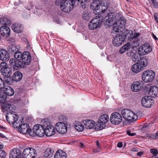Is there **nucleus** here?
<instances>
[{"instance_id": "59", "label": "nucleus", "mask_w": 158, "mask_h": 158, "mask_svg": "<svg viewBox=\"0 0 158 158\" xmlns=\"http://www.w3.org/2000/svg\"><path fill=\"white\" fill-rule=\"evenodd\" d=\"M143 154V152H140L137 153V156H141Z\"/></svg>"}, {"instance_id": "26", "label": "nucleus", "mask_w": 158, "mask_h": 158, "mask_svg": "<svg viewBox=\"0 0 158 158\" xmlns=\"http://www.w3.org/2000/svg\"><path fill=\"white\" fill-rule=\"evenodd\" d=\"M85 127L87 129H91L94 128L95 126V122L90 120H85L83 121Z\"/></svg>"}, {"instance_id": "36", "label": "nucleus", "mask_w": 158, "mask_h": 158, "mask_svg": "<svg viewBox=\"0 0 158 158\" xmlns=\"http://www.w3.org/2000/svg\"><path fill=\"white\" fill-rule=\"evenodd\" d=\"M123 33L125 34V35H124L125 36V39L127 37L128 39H134L133 33L131 30H124Z\"/></svg>"}, {"instance_id": "29", "label": "nucleus", "mask_w": 158, "mask_h": 158, "mask_svg": "<svg viewBox=\"0 0 158 158\" xmlns=\"http://www.w3.org/2000/svg\"><path fill=\"white\" fill-rule=\"evenodd\" d=\"M131 70L134 73H138L140 72L143 69L138 62L133 64L131 67Z\"/></svg>"}, {"instance_id": "27", "label": "nucleus", "mask_w": 158, "mask_h": 158, "mask_svg": "<svg viewBox=\"0 0 158 158\" xmlns=\"http://www.w3.org/2000/svg\"><path fill=\"white\" fill-rule=\"evenodd\" d=\"M158 94V88L155 86H153L150 88L149 94L151 97L155 98Z\"/></svg>"}, {"instance_id": "51", "label": "nucleus", "mask_w": 158, "mask_h": 158, "mask_svg": "<svg viewBox=\"0 0 158 158\" xmlns=\"http://www.w3.org/2000/svg\"><path fill=\"white\" fill-rule=\"evenodd\" d=\"M150 152L154 156H156L158 153V151L157 149L155 148H152L150 150Z\"/></svg>"}, {"instance_id": "1", "label": "nucleus", "mask_w": 158, "mask_h": 158, "mask_svg": "<svg viewBox=\"0 0 158 158\" xmlns=\"http://www.w3.org/2000/svg\"><path fill=\"white\" fill-rule=\"evenodd\" d=\"M91 5L95 7L94 10L95 14L100 15L107 10L109 4L106 1L100 2L99 0H94Z\"/></svg>"}, {"instance_id": "37", "label": "nucleus", "mask_w": 158, "mask_h": 158, "mask_svg": "<svg viewBox=\"0 0 158 158\" xmlns=\"http://www.w3.org/2000/svg\"><path fill=\"white\" fill-rule=\"evenodd\" d=\"M138 118V115L134 112L131 111L130 115L128 118L127 121L130 122H133L135 121Z\"/></svg>"}, {"instance_id": "52", "label": "nucleus", "mask_w": 158, "mask_h": 158, "mask_svg": "<svg viewBox=\"0 0 158 158\" xmlns=\"http://www.w3.org/2000/svg\"><path fill=\"white\" fill-rule=\"evenodd\" d=\"M127 133L128 135L131 136H133L135 135V133H131V131H130L129 130H127Z\"/></svg>"}, {"instance_id": "7", "label": "nucleus", "mask_w": 158, "mask_h": 158, "mask_svg": "<svg viewBox=\"0 0 158 158\" xmlns=\"http://www.w3.org/2000/svg\"><path fill=\"white\" fill-rule=\"evenodd\" d=\"M101 17L96 16L93 18L89 23V27L91 30H94L98 28L102 24V19Z\"/></svg>"}, {"instance_id": "18", "label": "nucleus", "mask_w": 158, "mask_h": 158, "mask_svg": "<svg viewBox=\"0 0 158 158\" xmlns=\"http://www.w3.org/2000/svg\"><path fill=\"white\" fill-rule=\"evenodd\" d=\"M104 21L105 24L108 26L112 23L113 21L115 20V18L114 17L113 14L110 13H107L104 17Z\"/></svg>"}, {"instance_id": "50", "label": "nucleus", "mask_w": 158, "mask_h": 158, "mask_svg": "<svg viewBox=\"0 0 158 158\" xmlns=\"http://www.w3.org/2000/svg\"><path fill=\"white\" fill-rule=\"evenodd\" d=\"M6 154L5 152L1 149H0V157L1 158H4L6 157Z\"/></svg>"}, {"instance_id": "41", "label": "nucleus", "mask_w": 158, "mask_h": 158, "mask_svg": "<svg viewBox=\"0 0 158 158\" xmlns=\"http://www.w3.org/2000/svg\"><path fill=\"white\" fill-rule=\"evenodd\" d=\"M123 31H124L123 29H122L121 28H120V27L118 26L116 23H115L114 24H113V31H114L115 32H119L120 31L122 32V33H123Z\"/></svg>"}, {"instance_id": "17", "label": "nucleus", "mask_w": 158, "mask_h": 158, "mask_svg": "<svg viewBox=\"0 0 158 158\" xmlns=\"http://www.w3.org/2000/svg\"><path fill=\"white\" fill-rule=\"evenodd\" d=\"M19 60H16L14 58H11L9 63L10 66L15 69V68H21L24 67L23 63Z\"/></svg>"}, {"instance_id": "42", "label": "nucleus", "mask_w": 158, "mask_h": 158, "mask_svg": "<svg viewBox=\"0 0 158 158\" xmlns=\"http://www.w3.org/2000/svg\"><path fill=\"white\" fill-rule=\"evenodd\" d=\"M2 89H0V103L4 102L6 100L7 96L2 92Z\"/></svg>"}, {"instance_id": "19", "label": "nucleus", "mask_w": 158, "mask_h": 158, "mask_svg": "<svg viewBox=\"0 0 158 158\" xmlns=\"http://www.w3.org/2000/svg\"><path fill=\"white\" fill-rule=\"evenodd\" d=\"M10 58L9 54L5 49H0V60L3 61H8Z\"/></svg>"}, {"instance_id": "6", "label": "nucleus", "mask_w": 158, "mask_h": 158, "mask_svg": "<svg viewBox=\"0 0 158 158\" xmlns=\"http://www.w3.org/2000/svg\"><path fill=\"white\" fill-rule=\"evenodd\" d=\"M155 73L152 70H147L143 72L142 75V80L145 82L152 81L154 78Z\"/></svg>"}, {"instance_id": "22", "label": "nucleus", "mask_w": 158, "mask_h": 158, "mask_svg": "<svg viewBox=\"0 0 158 158\" xmlns=\"http://www.w3.org/2000/svg\"><path fill=\"white\" fill-rule=\"evenodd\" d=\"M1 89H2V90L3 94H5L7 96H11L14 94V90L9 86H5Z\"/></svg>"}, {"instance_id": "33", "label": "nucleus", "mask_w": 158, "mask_h": 158, "mask_svg": "<svg viewBox=\"0 0 158 158\" xmlns=\"http://www.w3.org/2000/svg\"><path fill=\"white\" fill-rule=\"evenodd\" d=\"M12 28L14 31L17 33L21 32L23 30V27L21 25L18 23L14 24Z\"/></svg>"}, {"instance_id": "38", "label": "nucleus", "mask_w": 158, "mask_h": 158, "mask_svg": "<svg viewBox=\"0 0 158 158\" xmlns=\"http://www.w3.org/2000/svg\"><path fill=\"white\" fill-rule=\"evenodd\" d=\"M2 108L3 111H8V110H11V105L7 103H2L1 104Z\"/></svg>"}, {"instance_id": "57", "label": "nucleus", "mask_w": 158, "mask_h": 158, "mask_svg": "<svg viewBox=\"0 0 158 158\" xmlns=\"http://www.w3.org/2000/svg\"><path fill=\"white\" fill-rule=\"evenodd\" d=\"M123 146V143L122 142H119L117 144V147L119 148H121Z\"/></svg>"}, {"instance_id": "25", "label": "nucleus", "mask_w": 158, "mask_h": 158, "mask_svg": "<svg viewBox=\"0 0 158 158\" xmlns=\"http://www.w3.org/2000/svg\"><path fill=\"white\" fill-rule=\"evenodd\" d=\"M0 33L3 36L7 37L10 35V30L7 27L2 26L0 28Z\"/></svg>"}, {"instance_id": "46", "label": "nucleus", "mask_w": 158, "mask_h": 158, "mask_svg": "<svg viewBox=\"0 0 158 158\" xmlns=\"http://www.w3.org/2000/svg\"><path fill=\"white\" fill-rule=\"evenodd\" d=\"M41 123L42 125H43L44 127H46L47 126H48V125H50L49 120L47 118L42 119L41 120Z\"/></svg>"}, {"instance_id": "47", "label": "nucleus", "mask_w": 158, "mask_h": 158, "mask_svg": "<svg viewBox=\"0 0 158 158\" xmlns=\"http://www.w3.org/2000/svg\"><path fill=\"white\" fill-rule=\"evenodd\" d=\"M77 1L79 4L80 2V4L82 8H85L86 6L87 2L88 0H76V1Z\"/></svg>"}, {"instance_id": "23", "label": "nucleus", "mask_w": 158, "mask_h": 158, "mask_svg": "<svg viewBox=\"0 0 158 158\" xmlns=\"http://www.w3.org/2000/svg\"><path fill=\"white\" fill-rule=\"evenodd\" d=\"M21 152L19 150L15 148L10 152L9 158H21Z\"/></svg>"}, {"instance_id": "43", "label": "nucleus", "mask_w": 158, "mask_h": 158, "mask_svg": "<svg viewBox=\"0 0 158 158\" xmlns=\"http://www.w3.org/2000/svg\"><path fill=\"white\" fill-rule=\"evenodd\" d=\"M23 55V53L20 52H16L14 54V57L17 60H22V56Z\"/></svg>"}, {"instance_id": "5", "label": "nucleus", "mask_w": 158, "mask_h": 158, "mask_svg": "<svg viewBox=\"0 0 158 158\" xmlns=\"http://www.w3.org/2000/svg\"><path fill=\"white\" fill-rule=\"evenodd\" d=\"M18 130L21 133L24 134H28L30 136H34L33 131L29 128V125L27 123H22L19 124Z\"/></svg>"}, {"instance_id": "49", "label": "nucleus", "mask_w": 158, "mask_h": 158, "mask_svg": "<svg viewBox=\"0 0 158 158\" xmlns=\"http://www.w3.org/2000/svg\"><path fill=\"white\" fill-rule=\"evenodd\" d=\"M4 83V87L5 86H8L10 84V79L9 77L5 78Z\"/></svg>"}, {"instance_id": "55", "label": "nucleus", "mask_w": 158, "mask_h": 158, "mask_svg": "<svg viewBox=\"0 0 158 158\" xmlns=\"http://www.w3.org/2000/svg\"><path fill=\"white\" fill-rule=\"evenodd\" d=\"M154 16L156 21L158 23V15L156 13H155Z\"/></svg>"}, {"instance_id": "10", "label": "nucleus", "mask_w": 158, "mask_h": 158, "mask_svg": "<svg viewBox=\"0 0 158 158\" xmlns=\"http://www.w3.org/2000/svg\"><path fill=\"white\" fill-rule=\"evenodd\" d=\"M122 120L121 115L118 112H114L110 116V121L114 125H118L120 123Z\"/></svg>"}, {"instance_id": "14", "label": "nucleus", "mask_w": 158, "mask_h": 158, "mask_svg": "<svg viewBox=\"0 0 158 158\" xmlns=\"http://www.w3.org/2000/svg\"><path fill=\"white\" fill-rule=\"evenodd\" d=\"M125 39L123 35H117L113 38L112 43L114 46H119L121 45Z\"/></svg>"}, {"instance_id": "60", "label": "nucleus", "mask_w": 158, "mask_h": 158, "mask_svg": "<svg viewBox=\"0 0 158 158\" xmlns=\"http://www.w3.org/2000/svg\"><path fill=\"white\" fill-rule=\"evenodd\" d=\"M0 137L2 138H5V136L4 135L0 133Z\"/></svg>"}, {"instance_id": "39", "label": "nucleus", "mask_w": 158, "mask_h": 158, "mask_svg": "<svg viewBox=\"0 0 158 158\" xmlns=\"http://www.w3.org/2000/svg\"><path fill=\"white\" fill-rule=\"evenodd\" d=\"M130 43H127L125 45H124L119 51V52L121 54L123 53L126 51H128L129 48H130Z\"/></svg>"}, {"instance_id": "3", "label": "nucleus", "mask_w": 158, "mask_h": 158, "mask_svg": "<svg viewBox=\"0 0 158 158\" xmlns=\"http://www.w3.org/2000/svg\"><path fill=\"white\" fill-rule=\"evenodd\" d=\"M109 117L106 114L101 115L98 121V123L95 126V129L97 130H100L105 127L106 124L108 122Z\"/></svg>"}, {"instance_id": "13", "label": "nucleus", "mask_w": 158, "mask_h": 158, "mask_svg": "<svg viewBox=\"0 0 158 158\" xmlns=\"http://www.w3.org/2000/svg\"><path fill=\"white\" fill-rule=\"evenodd\" d=\"M55 128L58 132L62 134L65 133L67 131L66 125L61 122L57 123L55 125Z\"/></svg>"}, {"instance_id": "20", "label": "nucleus", "mask_w": 158, "mask_h": 158, "mask_svg": "<svg viewBox=\"0 0 158 158\" xmlns=\"http://www.w3.org/2000/svg\"><path fill=\"white\" fill-rule=\"evenodd\" d=\"M22 60L23 63L26 65H28L30 63L31 59V56L30 53L27 51L23 52Z\"/></svg>"}, {"instance_id": "63", "label": "nucleus", "mask_w": 158, "mask_h": 158, "mask_svg": "<svg viewBox=\"0 0 158 158\" xmlns=\"http://www.w3.org/2000/svg\"><path fill=\"white\" fill-rule=\"evenodd\" d=\"M153 38L156 40H157V38L156 37V36L153 34Z\"/></svg>"}, {"instance_id": "56", "label": "nucleus", "mask_w": 158, "mask_h": 158, "mask_svg": "<svg viewBox=\"0 0 158 158\" xmlns=\"http://www.w3.org/2000/svg\"><path fill=\"white\" fill-rule=\"evenodd\" d=\"M17 121H15V122H13V123H12L13 124V126L14 128H17L18 126V125H17L18 124L17 123Z\"/></svg>"}, {"instance_id": "21", "label": "nucleus", "mask_w": 158, "mask_h": 158, "mask_svg": "<svg viewBox=\"0 0 158 158\" xmlns=\"http://www.w3.org/2000/svg\"><path fill=\"white\" fill-rule=\"evenodd\" d=\"M6 117L7 121L9 124H12L13 122L17 121L18 118V116L16 114H13L12 113L6 114Z\"/></svg>"}, {"instance_id": "24", "label": "nucleus", "mask_w": 158, "mask_h": 158, "mask_svg": "<svg viewBox=\"0 0 158 158\" xmlns=\"http://www.w3.org/2000/svg\"><path fill=\"white\" fill-rule=\"evenodd\" d=\"M45 134L47 136H51L54 135L55 133L54 127L51 125H48L45 129Z\"/></svg>"}, {"instance_id": "30", "label": "nucleus", "mask_w": 158, "mask_h": 158, "mask_svg": "<svg viewBox=\"0 0 158 158\" xmlns=\"http://www.w3.org/2000/svg\"><path fill=\"white\" fill-rule=\"evenodd\" d=\"M138 62L143 69V68H144L147 66L148 61L147 58L145 57H143L140 58Z\"/></svg>"}, {"instance_id": "16", "label": "nucleus", "mask_w": 158, "mask_h": 158, "mask_svg": "<svg viewBox=\"0 0 158 158\" xmlns=\"http://www.w3.org/2000/svg\"><path fill=\"white\" fill-rule=\"evenodd\" d=\"M150 97L145 96L142 98L141 103L144 107L150 108L153 104L154 101Z\"/></svg>"}, {"instance_id": "44", "label": "nucleus", "mask_w": 158, "mask_h": 158, "mask_svg": "<svg viewBox=\"0 0 158 158\" xmlns=\"http://www.w3.org/2000/svg\"><path fill=\"white\" fill-rule=\"evenodd\" d=\"M75 128L79 131H82L84 128V126L81 123H79L75 126Z\"/></svg>"}, {"instance_id": "54", "label": "nucleus", "mask_w": 158, "mask_h": 158, "mask_svg": "<svg viewBox=\"0 0 158 158\" xmlns=\"http://www.w3.org/2000/svg\"><path fill=\"white\" fill-rule=\"evenodd\" d=\"M11 49L12 51H13L14 52L18 50V48H17L16 46V45L12 46L11 47Z\"/></svg>"}, {"instance_id": "2", "label": "nucleus", "mask_w": 158, "mask_h": 158, "mask_svg": "<svg viewBox=\"0 0 158 158\" xmlns=\"http://www.w3.org/2000/svg\"><path fill=\"white\" fill-rule=\"evenodd\" d=\"M60 3V9L65 12H69L72 10L75 3L74 0H56V2Z\"/></svg>"}, {"instance_id": "45", "label": "nucleus", "mask_w": 158, "mask_h": 158, "mask_svg": "<svg viewBox=\"0 0 158 158\" xmlns=\"http://www.w3.org/2000/svg\"><path fill=\"white\" fill-rule=\"evenodd\" d=\"M151 6L155 8L158 7V3L156 0H148Z\"/></svg>"}, {"instance_id": "32", "label": "nucleus", "mask_w": 158, "mask_h": 158, "mask_svg": "<svg viewBox=\"0 0 158 158\" xmlns=\"http://www.w3.org/2000/svg\"><path fill=\"white\" fill-rule=\"evenodd\" d=\"M23 75L21 72L17 71L15 72L13 76V80L18 82L20 81L22 78Z\"/></svg>"}, {"instance_id": "48", "label": "nucleus", "mask_w": 158, "mask_h": 158, "mask_svg": "<svg viewBox=\"0 0 158 158\" xmlns=\"http://www.w3.org/2000/svg\"><path fill=\"white\" fill-rule=\"evenodd\" d=\"M90 15L88 11L85 12L82 15V18L85 20H88L90 18Z\"/></svg>"}, {"instance_id": "15", "label": "nucleus", "mask_w": 158, "mask_h": 158, "mask_svg": "<svg viewBox=\"0 0 158 158\" xmlns=\"http://www.w3.org/2000/svg\"><path fill=\"white\" fill-rule=\"evenodd\" d=\"M130 48H129L128 51L127 52V55L129 57L132 58V60L134 62L137 60L138 58L137 49H135L134 47H132L131 45Z\"/></svg>"}, {"instance_id": "53", "label": "nucleus", "mask_w": 158, "mask_h": 158, "mask_svg": "<svg viewBox=\"0 0 158 158\" xmlns=\"http://www.w3.org/2000/svg\"><path fill=\"white\" fill-rule=\"evenodd\" d=\"M152 137L154 139H157L158 138V131L155 134H153L152 135Z\"/></svg>"}, {"instance_id": "35", "label": "nucleus", "mask_w": 158, "mask_h": 158, "mask_svg": "<svg viewBox=\"0 0 158 158\" xmlns=\"http://www.w3.org/2000/svg\"><path fill=\"white\" fill-rule=\"evenodd\" d=\"M66 153L61 150H58L54 155V158H66Z\"/></svg>"}, {"instance_id": "64", "label": "nucleus", "mask_w": 158, "mask_h": 158, "mask_svg": "<svg viewBox=\"0 0 158 158\" xmlns=\"http://www.w3.org/2000/svg\"><path fill=\"white\" fill-rule=\"evenodd\" d=\"M3 146L2 145L0 144V149L2 148H3Z\"/></svg>"}, {"instance_id": "34", "label": "nucleus", "mask_w": 158, "mask_h": 158, "mask_svg": "<svg viewBox=\"0 0 158 158\" xmlns=\"http://www.w3.org/2000/svg\"><path fill=\"white\" fill-rule=\"evenodd\" d=\"M131 110L125 109L121 111V113L123 118L126 120H127L129 115H130Z\"/></svg>"}, {"instance_id": "9", "label": "nucleus", "mask_w": 158, "mask_h": 158, "mask_svg": "<svg viewBox=\"0 0 158 158\" xmlns=\"http://www.w3.org/2000/svg\"><path fill=\"white\" fill-rule=\"evenodd\" d=\"M33 130L34 136L35 135L40 137H42L45 134L44 127L41 125L39 124L36 125L33 127Z\"/></svg>"}, {"instance_id": "62", "label": "nucleus", "mask_w": 158, "mask_h": 158, "mask_svg": "<svg viewBox=\"0 0 158 158\" xmlns=\"http://www.w3.org/2000/svg\"><path fill=\"white\" fill-rule=\"evenodd\" d=\"M20 2L19 1L18 2H15V5H17L19 4H20Z\"/></svg>"}, {"instance_id": "40", "label": "nucleus", "mask_w": 158, "mask_h": 158, "mask_svg": "<svg viewBox=\"0 0 158 158\" xmlns=\"http://www.w3.org/2000/svg\"><path fill=\"white\" fill-rule=\"evenodd\" d=\"M0 22L2 25H7L10 23V21L6 16L0 19Z\"/></svg>"}, {"instance_id": "28", "label": "nucleus", "mask_w": 158, "mask_h": 158, "mask_svg": "<svg viewBox=\"0 0 158 158\" xmlns=\"http://www.w3.org/2000/svg\"><path fill=\"white\" fill-rule=\"evenodd\" d=\"M115 23L120 27V28L124 30L126 23V20L123 18L120 17Z\"/></svg>"}, {"instance_id": "11", "label": "nucleus", "mask_w": 158, "mask_h": 158, "mask_svg": "<svg viewBox=\"0 0 158 158\" xmlns=\"http://www.w3.org/2000/svg\"><path fill=\"white\" fill-rule=\"evenodd\" d=\"M143 82L141 81H134L131 84V89L133 92H138L143 88Z\"/></svg>"}, {"instance_id": "61", "label": "nucleus", "mask_w": 158, "mask_h": 158, "mask_svg": "<svg viewBox=\"0 0 158 158\" xmlns=\"http://www.w3.org/2000/svg\"><path fill=\"white\" fill-rule=\"evenodd\" d=\"M96 145L98 147H99L100 144H99V142L98 141H96Z\"/></svg>"}, {"instance_id": "4", "label": "nucleus", "mask_w": 158, "mask_h": 158, "mask_svg": "<svg viewBox=\"0 0 158 158\" xmlns=\"http://www.w3.org/2000/svg\"><path fill=\"white\" fill-rule=\"evenodd\" d=\"M36 155V150L32 148H26L24 149L23 152V158H35Z\"/></svg>"}, {"instance_id": "8", "label": "nucleus", "mask_w": 158, "mask_h": 158, "mask_svg": "<svg viewBox=\"0 0 158 158\" xmlns=\"http://www.w3.org/2000/svg\"><path fill=\"white\" fill-rule=\"evenodd\" d=\"M1 72L6 77H9L12 74V69L8 67L6 63L2 62L0 64Z\"/></svg>"}, {"instance_id": "31", "label": "nucleus", "mask_w": 158, "mask_h": 158, "mask_svg": "<svg viewBox=\"0 0 158 158\" xmlns=\"http://www.w3.org/2000/svg\"><path fill=\"white\" fill-rule=\"evenodd\" d=\"M54 152V151L53 148H48L45 150L44 156L45 157H51L53 156Z\"/></svg>"}, {"instance_id": "58", "label": "nucleus", "mask_w": 158, "mask_h": 158, "mask_svg": "<svg viewBox=\"0 0 158 158\" xmlns=\"http://www.w3.org/2000/svg\"><path fill=\"white\" fill-rule=\"evenodd\" d=\"M139 35V33H135L133 34L134 38L138 37Z\"/></svg>"}, {"instance_id": "12", "label": "nucleus", "mask_w": 158, "mask_h": 158, "mask_svg": "<svg viewBox=\"0 0 158 158\" xmlns=\"http://www.w3.org/2000/svg\"><path fill=\"white\" fill-rule=\"evenodd\" d=\"M152 50V47L149 44H144L139 47L138 51L140 53L144 55L151 52Z\"/></svg>"}]
</instances>
